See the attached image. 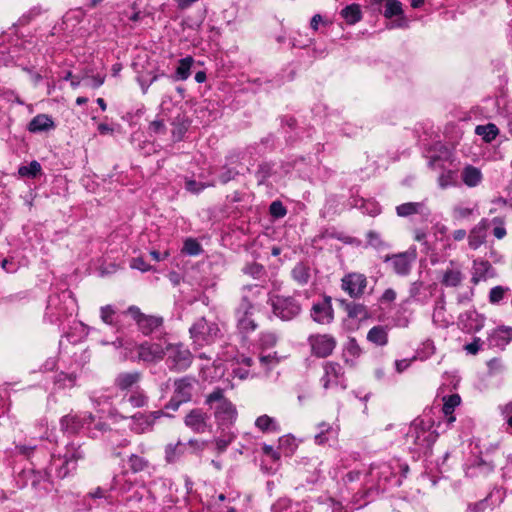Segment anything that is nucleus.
<instances>
[{
  "instance_id": "f257e3e1",
  "label": "nucleus",
  "mask_w": 512,
  "mask_h": 512,
  "mask_svg": "<svg viewBox=\"0 0 512 512\" xmlns=\"http://www.w3.org/2000/svg\"><path fill=\"white\" fill-rule=\"evenodd\" d=\"M261 291L262 289L258 285H249L243 288L241 302L236 309L237 327L241 333L248 334L257 328L252 316L255 299Z\"/></svg>"
},
{
  "instance_id": "f03ea898",
  "label": "nucleus",
  "mask_w": 512,
  "mask_h": 512,
  "mask_svg": "<svg viewBox=\"0 0 512 512\" xmlns=\"http://www.w3.org/2000/svg\"><path fill=\"white\" fill-rule=\"evenodd\" d=\"M431 428L430 421L415 419L406 434V444L409 445V448L417 453L430 449L438 436Z\"/></svg>"
},
{
  "instance_id": "7ed1b4c3",
  "label": "nucleus",
  "mask_w": 512,
  "mask_h": 512,
  "mask_svg": "<svg viewBox=\"0 0 512 512\" xmlns=\"http://www.w3.org/2000/svg\"><path fill=\"white\" fill-rule=\"evenodd\" d=\"M205 404L214 411V417L220 427H229L237 418L235 405L224 396L221 388L214 389L206 396Z\"/></svg>"
},
{
  "instance_id": "20e7f679",
  "label": "nucleus",
  "mask_w": 512,
  "mask_h": 512,
  "mask_svg": "<svg viewBox=\"0 0 512 512\" xmlns=\"http://www.w3.org/2000/svg\"><path fill=\"white\" fill-rule=\"evenodd\" d=\"M189 333L194 346L200 348L213 344L221 337L219 325L205 317L198 318L189 328Z\"/></svg>"
},
{
  "instance_id": "39448f33",
  "label": "nucleus",
  "mask_w": 512,
  "mask_h": 512,
  "mask_svg": "<svg viewBox=\"0 0 512 512\" xmlns=\"http://www.w3.org/2000/svg\"><path fill=\"white\" fill-rule=\"evenodd\" d=\"M166 365L169 370L181 372L188 369L192 364V353L181 343L165 345Z\"/></svg>"
},
{
  "instance_id": "423d86ee",
  "label": "nucleus",
  "mask_w": 512,
  "mask_h": 512,
  "mask_svg": "<svg viewBox=\"0 0 512 512\" xmlns=\"http://www.w3.org/2000/svg\"><path fill=\"white\" fill-rule=\"evenodd\" d=\"M197 380L191 376H184L174 381V394L165 408L173 411L178 410L182 403L189 402Z\"/></svg>"
},
{
  "instance_id": "0eeeda50",
  "label": "nucleus",
  "mask_w": 512,
  "mask_h": 512,
  "mask_svg": "<svg viewBox=\"0 0 512 512\" xmlns=\"http://www.w3.org/2000/svg\"><path fill=\"white\" fill-rule=\"evenodd\" d=\"M136 357H129L128 348L124 347L123 360L142 361L148 364L157 363L165 357V346L156 342H144L137 347Z\"/></svg>"
},
{
  "instance_id": "6e6552de",
  "label": "nucleus",
  "mask_w": 512,
  "mask_h": 512,
  "mask_svg": "<svg viewBox=\"0 0 512 512\" xmlns=\"http://www.w3.org/2000/svg\"><path fill=\"white\" fill-rule=\"evenodd\" d=\"M341 289L352 299H361L367 290L368 279L360 272H349L341 278Z\"/></svg>"
},
{
  "instance_id": "1a4fd4ad",
  "label": "nucleus",
  "mask_w": 512,
  "mask_h": 512,
  "mask_svg": "<svg viewBox=\"0 0 512 512\" xmlns=\"http://www.w3.org/2000/svg\"><path fill=\"white\" fill-rule=\"evenodd\" d=\"M323 371L324 374L320 382L325 390L338 387L342 390L346 389L347 384L342 365L337 362L327 361L323 364Z\"/></svg>"
},
{
  "instance_id": "9d476101",
  "label": "nucleus",
  "mask_w": 512,
  "mask_h": 512,
  "mask_svg": "<svg viewBox=\"0 0 512 512\" xmlns=\"http://www.w3.org/2000/svg\"><path fill=\"white\" fill-rule=\"evenodd\" d=\"M270 301L273 313L282 320H291L301 312V305L291 296L276 295Z\"/></svg>"
},
{
  "instance_id": "9b49d317",
  "label": "nucleus",
  "mask_w": 512,
  "mask_h": 512,
  "mask_svg": "<svg viewBox=\"0 0 512 512\" xmlns=\"http://www.w3.org/2000/svg\"><path fill=\"white\" fill-rule=\"evenodd\" d=\"M123 314L130 315L144 335H150L163 324L160 316L146 315L137 306H130Z\"/></svg>"
},
{
  "instance_id": "f8f14e48",
  "label": "nucleus",
  "mask_w": 512,
  "mask_h": 512,
  "mask_svg": "<svg viewBox=\"0 0 512 512\" xmlns=\"http://www.w3.org/2000/svg\"><path fill=\"white\" fill-rule=\"evenodd\" d=\"M308 344L314 356L325 358L333 353L337 341L334 336L330 334H313L308 337Z\"/></svg>"
},
{
  "instance_id": "ddd939ff",
  "label": "nucleus",
  "mask_w": 512,
  "mask_h": 512,
  "mask_svg": "<svg viewBox=\"0 0 512 512\" xmlns=\"http://www.w3.org/2000/svg\"><path fill=\"white\" fill-rule=\"evenodd\" d=\"M416 250H408L406 252L387 256L385 262H390L393 271L400 276H406L410 273L412 263L416 259Z\"/></svg>"
},
{
  "instance_id": "4468645a",
  "label": "nucleus",
  "mask_w": 512,
  "mask_h": 512,
  "mask_svg": "<svg viewBox=\"0 0 512 512\" xmlns=\"http://www.w3.org/2000/svg\"><path fill=\"white\" fill-rule=\"evenodd\" d=\"M495 470V464L483 457H475L465 467V475L468 478H485Z\"/></svg>"
},
{
  "instance_id": "2eb2a0df",
  "label": "nucleus",
  "mask_w": 512,
  "mask_h": 512,
  "mask_svg": "<svg viewBox=\"0 0 512 512\" xmlns=\"http://www.w3.org/2000/svg\"><path fill=\"white\" fill-rule=\"evenodd\" d=\"M94 417L92 413L68 414L60 419V427L63 432L74 434L80 431L85 424L91 423Z\"/></svg>"
},
{
  "instance_id": "dca6fc26",
  "label": "nucleus",
  "mask_w": 512,
  "mask_h": 512,
  "mask_svg": "<svg viewBox=\"0 0 512 512\" xmlns=\"http://www.w3.org/2000/svg\"><path fill=\"white\" fill-rule=\"evenodd\" d=\"M396 214L399 217L406 218L412 215H420L424 221H427L431 216V210L426 202H406L396 206Z\"/></svg>"
},
{
  "instance_id": "f3484780",
  "label": "nucleus",
  "mask_w": 512,
  "mask_h": 512,
  "mask_svg": "<svg viewBox=\"0 0 512 512\" xmlns=\"http://www.w3.org/2000/svg\"><path fill=\"white\" fill-rule=\"evenodd\" d=\"M209 416L202 409H192L184 418L185 425L195 433H204L208 427Z\"/></svg>"
},
{
  "instance_id": "a211bd4d",
  "label": "nucleus",
  "mask_w": 512,
  "mask_h": 512,
  "mask_svg": "<svg viewBox=\"0 0 512 512\" xmlns=\"http://www.w3.org/2000/svg\"><path fill=\"white\" fill-rule=\"evenodd\" d=\"M489 226V219L482 218L475 226L472 227L467 236L468 245L471 249L476 250L486 242Z\"/></svg>"
},
{
  "instance_id": "6ab92c4d",
  "label": "nucleus",
  "mask_w": 512,
  "mask_h": 512,
  "mask_svg": "<svg viewBox=\"0 0 512 512\" xmlns=\"http://www.w3.org/2000/svg\"><path fill=\"white\" fill-rule=\"evenodd\" d=\"M496 276V271L491 263L484 259H475L472 265L471 282L478 284Z\"/></svg>"
},
{
  "instance_id": "aec40b11",
  "label": "nucleus",
  "mask_w": 512,
  "mask_h": 512,
  "mask_svg": "<svg viewBox=\"0 0 512 512\" xmlns=\"http://www.w3.org/2000/svg\"><path fill=\"white\" fill-rule=\"evenodd\" d=\"M512 341V327L501 326L494 329L488 336L490 347L504 350Z\"/></svg>"
},
{
  "instance_id": "412c9836",
  "label": "nucleus",
  "mask_w": 512,
  "mask_h": 512,
  "mask_svg": "<svg viewBox=\"0 0 512 512\" xmlns=\"http://www.w3.org/2000/svg\"><path fill=\"white\" fill-rule=\"evenodd\" d=\"M312 319L320 324H329L333 320V309L330 299L316 303L311 309Z\"/></svg>"
},
{
  "instance_id": "4be33fe9",
  "label": "nucleus",
  "mask_w": 512,
  "mask_h": 512,
  "mask_svg": "<svg viewBox=\"0 0 512 512\" xmlns=\"http://www.w3.org/2000/svg\"><path fill=\"white\" fill-rule=\"evenodd\" d=\"M463 273L455 262L450 261L449 265L441 272V284L446 287H457L463 281Z\"/></svg>"
},
{
  "instance_id": "5701e85b",
  "label": "nucleus",
  "mask_w": 512,
  "mask_h": 512,
  "mask_svg": "<svg viewBox=\"0 0 512 512\" xmlns=\"http://www.w3.org/2000/svg\"><path fill=\"white\" fill-rule=\"evenodd\" d=\"M461 180L467 187L474 188L482 183L483 173L480 168L467 164L461 170Z\"/></svg>"
},
{
  "instance_id": "b1692460",
  "label": "nucleus",
  "mask_w": 512,
  "mask_h": 512,
  "mask_svg": "<svg viewBox=\"0 0 512 512\" xmlns=\"http://www.w3.org/2000/svg\"><path fill=\"white\" fill-rule=\"evenodd\" d=\"M87 335L88 330L86 326L80 322H75L71 330L65 334V339L59 341V348L63 349L65 347V341L75 344L84 339Z\"/></svg>"
},
{
  "instance_id": "393cba45",
  "label": "nucleus",
  "mask_w": 512,
  "mask_h": 512,
  "mask_svg": "<svg viewBox=\"0 0 512 512\" xmlns=\"http://www.w3.org/2000/svg\"><path fill=\"white\" fill-rule=\"evenodd\" d=\"M142 374L139 371L122 372L115 378V385L120 390H128L141 380Z\"/></svg>"
},
{
  "instance_id": "a878e982",
  "label": "nucleus",
  "mask_w": 512,
  "mask_h": 512,
  "mask_svg": "<svg viewBox=\"0 0 512 512\" xmlns=\"http://www.w3.org/2000/svg\"><path fill=\"white\" fill-rule=\"evenodd\" d=\"M54 127V122L51 117L46 114H38L35 116L28 125V130L32 133L48 131Z\"/></svg>"
},
{
  "instance_id": "bb28decb",
  "label": "nucleus",
  "mask_w": 512,
  "mask_h": 512,
  "mask_svg": "<svg viewBox=\"0 0 512 512\" xmlns=\"http://www.w3.org/2000/svg\"><path fill=\"white\" fill-rule=\"evenodd\" d=\"M461 403V398L458 394H452L449 396L443 397V407L442 412L447 417V424L451 425L455 420V416L453 412L456 407H458Z\"/></svg>"
},
{
  "instance_id": "cd10ccee",
  "label": "nucleus",
  "mask_w": 512,
  "mask_h": 512,
  "mask_svg": "<svg viewBox=\"0 0 512 512\" xmlns=\"http://www.w3.org/2000/svg\"><path fill=\"white\" fill-rule=\"evenodd\" d=\"M367 340L377 346H385L388 343V328L386 326H373L367 333Z\"/></svg>"
},
{
  "instance_id": "c85d7f7f",
  "label": "nucleus",
  "mask_w": 512,
  "mask_h": 512,
  "mask_svg": "<svg viewBox=\"0 0 512 512\" xmlns=\"http://www.w3.org/2000/svg\"><path fill=\"white\" fill-rule=\"evenodd\" d=\"M194 60L188 56L179 60V65L176 68L174 75L171 76L173 81H185L190 77V70Z\"/></svg>"
},
{
  "instance_id": "c756f323",
  "label": "nucleus",
  "mask_w": 512,
  "mask_h": 512,
  "mask_svg": "<svg viewBox=\"0 0 512 512\" xmlns=\"http://www.w3.org/2000/svg\"><path fill=\"white\" fill-rule=\"evenodd\" d=\"M475 134L480 136L484 142L490 143L499 135V129L494 123L478 125L475 128Z\"/></svg>"
},
{
  "instance_id": "7c9ffc66",
  "label": "nucleus",
  "mask_w": 512,
  "mask_h": 512,
  "mask_svg": "<svg viewBox=\"0 0 512 512\" xmlns=\"http://www.w3.org/2000/svg\"><path fill=\"white\" fill-rule=\"evenodd\" d=\"M341 16L345 19V21L348 24H356L362 18L361 8L358 4L348 5L342 9Z\"/></svg>"
},
{
  "instance_id": "2f4dec72",
  "label": "nucleus",
  "mask_w": 512,
  "mask_h": 512,
  "mask_svg": "<svg viewBox=\"0 0 512 512\" xmlns=\"http://www.w3.org/2000/svg\"><path fill=\"white\" fill-rule=\"evenodd\" d=\"M31 484L35 489L43 490L45 492L49 491L52 487L50 475L46 471L34 473Z\"/></svg>"
},
{
  "instance_id": "473e14b6",
  "label": "nucleus",
  "mask_w": 512,
  "mask_h": 512,
  "mask_svg": "<svg viewBox=\"0 0 512 512\" xmlns=\"http://www.w3.org/2000/svg\"><path fill=\"white\" fill-rule=\"evenodd\" d=\"M280 362V358L277 356V353L267 355H259L258 363L260 366V373L263 371L265 373L270 372L274 367H276Z\"/></svg>"
},
{
  "instance_id": "72a5a7b5",
  "label": "nucleus",
  "mask_w": 512,
  "mask_h": 512,
  "mask_svg": "<svg viewBox=\"0 0 512 512\" xmlns=\"http://www.w3.org/2000/svg\"><path fill=\"white\" fill-rule=\"evenodd\" d=\"M490 226L493 227L492 234L497 240H502L507 235L506 218L497 216L489 220Z\"/></svg>"
},
{
  "instance_id": "f704fd0d",
  "label": "nucleus",
  "mask_w": 512,
  "mask_h": 512,
  "mask_svg": "<svg viewBox=\"0 0 512 512\" xmlns=\"http://www.w3.org/2000/svg\"><path fill=\"white\" fill-rule=\"evenodd\" d=\"M127 464L132 473H139L148 468L149 461L143 456L131 454L127 459Z\"/></svg>"
},
{
  "instance_id": "c9c22d12",
  "label": "nucleus",
  "mask_w": 512,
  "mask_h": 512,
  "mask_svg": "<svg viewBox=\"0 0 512 512\" xmlns=\"http://www.w3.org/2000/svg\"><path fill=\"white\" fill-rule=\"evenodd\" d=\"M100 317L105 324L116 327L118 324L120 314L113 306L107 305L101 308Z\"/></svg>"
},
{
  "instance_id": "e433bc0d",
  "label": "nucleus",
  "mask_w": 512,
  "mask_h": 512,
  "mask_svg": "<svg viewBox=\"0 0 512 512\" xmlns=\"http://www.w3.org/2000/svg\"><path fill=\"white\" fill-rule=\"evenodd\" d=\"M309 267L298 263L292 270V277L299 285H306L310 279Z\"/></svg>"
},
{
  "instance_id": "4c0bfd02",
  "label": "nucleus",
  "mask_w": 512,
  "mask_h": 512,
  "mask_svg": "<svg viewBox=\"0 0 512 512\" xmlns=\"http://www.w3.org/2000/svg\"><path fill=\"white\" fill-rule=\"evenodd\" d=\"M185 444L177 442L176 444H168L165 448V459L168 463H173L179 459L184 453Z\"/></svg>"
},
{
  "instance_id": "58836bf2",
  "label": "nucleus",
  "mask_w": 512,
  "mask_h": 512,
  "mask_svg": "<svg viewBox=\"0 0 512 512\" xmlns=\"http://www.w3.org/2000/svg\"><path fill=\"white\" fill-rule=\"evenodd\" d=\"M255 426L262 432L277 431L278 424L274 418L268 415H261L255 421Z\"/></svg>"
},
{
  "instance_id": "ea45409f",
  "label": "nucleus",
  "mask_w": 512,
  "mask_h": 512,
  "mask_svg": "<svg viewBox=\"0 0 512 512\" xmlns=\"http://www.w3.org/2000/svg\"><path fill=\"white\" fill-rule=\"evenodd\" d=\"M41 172V165L37 161H31L28 165L20 166L18 174L21 177L35 178Z\"/></svg>"
},
{
  "instance_id": "a19ab883",
  "label": "nucleus",
  "mask_w": 512,
  "mask_h": 512,
  "mask_svg": "<svg viewBox=\"0 0 512 512\" xmlns=\"http://www.w3.org/2000/svg\"><path fill=\"white\" fill-rule=\"evenodd\" d=\"M477 205L465 206L463 204H457L452 208V216L457 220L467 219L473 215Z\"/></svg>"
},
{
  "instance_id": "79ce46f5",
  "label": "nucleus",
  "mask_w": 512,
  "mask_h": 512,
  "mask_svg": "<svg viewBox=\"0 0 512 512\" xmlns=\"http://www.w3.org/2000/svg\"><path fill=\"white\" fill-rule=\"evenodd\" d=\"M308 465L311 470H307L310 473V475L307 477V482L316 483L322 476V462L319 461L318 458H314L310 460Z\"/></svg>"
},
{
  "instance_id": "37998d69",
  "label": "nucleus",
  "mask_w": 512,
  "mask_h": 512,
  "mask_svg": "<svg viewBox=\"0 0 512 512\" xmlns=\"http://www.w3.org/2000/svg\"><path fill=\"white\" fill-rule=\"evenodd\" d=\"M444 311H445V301L444 298L441 297L439 300L436 301L434 312H433V320L436 323H441L442 325H446L450 323V320H446L444 318Z\"/></svg>"
},
{
  "instance_id": "c03bdc74",
  "label": "nucleus",
  "mask_w": 512,
  "mask_h": 512,
  "mask_svg": "<svg viewBox=\"0 0 512 512\" xmlns=\"http://www.w3.org/2000/svg\"><path fill=\"white\" fill-rule=\"evenodd\" d=\"M474 317H477V314L475 312H466L460 315L459 323L462 325L463 329L467 331H477L481 328V324L469 323V321H472Z\"/></svg>"
},
{
  "instance_id": "a18cd8bd",
  "label": "nucleus",
  "mask_w": 512,
  "mask_h": 512,
  "mask_svg": "<svg viewBox=\"0 0 512 512\" xmlns=\"http://www.w3.org/2000/svg\"><path fill=\"white\" fill-rule=\"evenodd\" d=\"M345 310L350 318H359L367 314V309L365 305L360 303H347Z\"/></svg>"
},
{
  "instance_id": "49530a36",
  "label": "nucleus",
  "mask_w": 512,
  "mask_h": 512,
  "mask_svg": "<svg viewBox=\"0 0 512 512\" xmlns=\"http://www.w3.org/2000/svg\"><path fill=\"white\" fill-rule=\"evenodd\" d=\"M319 432L315 435V442L319 445L328 441V434L333 433V428L329 423L321 422L318 424Z\"/></svg>"
},
{
  "instance_id": "de8ad7c7",
  "label": "nucleus",
  "mask_w": 512,
  "mask_h": 512,
  "mask_svg": "<svg viewBox=\"0 0 512 512\" xmlns=\"http://www.w3.org/2000/svg\"><path fill=\"white\" fill-rule=\"evenodd\" d=\"M403 13L402 5L398 0H387L385 3L384 16L386 18H392Z\"/></svg>"
},
{
  "instance_id": "09e8293b",
  "label": "nucleus",
  "mask_w": 512,
  "mask_h": 512,
  "mask_svg": "<svg viewBox=\"0 0 512 512\" xmlns=\"http://www.w3.org/2000/svg\"><path fill=\"white\" fill-rule=\"evenodd\" d=\"M147 401H148L147 395L142 390H139V389H136L135 391H133V393L128 398V402L133 407H137V408L145 406L147 404Z\"/></svg>"
},
{
  "instance_id": "8fccbe9b",
  "label": "nucleus",
  "mask_w": 512,
  "mask_h": 512,
  "mask_svg": "<svg viewBox=\"0 0 512 512\" xmlns=\"http://www.w3.org/2000/svg\"><path fill=\"white\" fill-rule=\"evenodd\" d=\"M438 186L446 189L455 184V174L452 170H444L437 179Z\"/></svg>"
},
{
  "instance_id": "3c124183",
  "label": "nucleus",
  "mask_w": 512,
  "mask_h": 512,
  "mask_svg": "<svg viewBox=\"0 0 512 512\" xmlns=\"http://www.w3.org/2000/svg\"><path fill=\"white\" fill-rule=\"evenodd\" d=\"M210 186H214V184L213 183L205 184V183L197 182L196 180L189 179V178L185 179V189L192 194H199L205 188L210 187Z\"/></svg>"
},
{
  "instance_id": "603ef678",
  "label": "nucleus",
  "mask_w": 512,
  "mask_h": 512,
  "mask_svg": "<svg viewBox=\"0 0 512 512\" xmlns=\"http://www.w3.org/2000/svg\"><path fill=\"white\" fill-rule=\"evenodd\" d=\"M183 251L188 255L197 256L201 254L202 247L196 239L188 238L184 242Z\"/></svg>"
},
{
  "instance_id": "864d4df0",
  "label": "nucleus",
  "mask_w": 512,
  "mask_h": 512,
  "mask_svg": "<svg viewBox=\"0 0 512 512\" xmlns=\"http://www.w3.org/2000/svg\"><path fill=\"white\" fill-rule=\"evenodd\" d=\"M363 213L368 214L370 216H377L381 213L380 205L372 200H362V204L360 206Z\"/></svg>"
},
{
  "instance_id": "5fc2aeb1",
  "label": "nucleus",
  "mask_w": 512,
  "mask_h": 512,
  "mask_svg": "<svg viewBox=\"0 0 512 512\" xmlns=\"http://www.w3.org/2000/svg\"><path fill=\"white\" fill-rule=\"evenodd\" d=\"M492 496L493 493L491 492L486 498L478 502L468 504L466 512H484L489 507V501Z\"/></svg>"
},
{
  "instance_id": "6e6d98bb",
  "label": "nucleus",
  "mask_w": 512,
  "mask_h": 512,
  "mask_svg": "<svg viewBox=\"0 0 512 512\" xmlns=\"http://www.w3.org/2000/svg\"><path fill=\"white\" fill-rule=\"evenodd\" d=\"M232 374L234 377H237L241 380L247 379L248 377H254L260 374V371H257L256 369H248L244 366H237L234 367L232 370Z\"/></svg>"
},
{
  "instance_id": "4d7b16f0",
  "label": "nucleus",
  "mask_w": 512,
  "mask_h": 512,
  "mask_svg": "<svg viewBox=\"0 0 512 512\" xmlns=\"http://www.w3.org/2000/svg\"><path fill=\"white\" fill-rule=\"evenodd\" d=\"M345 353L357 358L361 355L362 349L355 338H349L345 344Z\"/></svg>"
},
{
  "instance_id": "13d9d810",
  "label": "nucleus",
  "mask_w": 512,
  "mask_h": 512,
  "mask_svg": "<svg viewBox=\"0 0 512 512\" xmlns=\"http://www.w3.org/2000/svg\"><path fill=\"white\" fill-rule=\"evenodd\" d=\"M235 435L231 432L225 433L220 437L215 439L216 447L219 452H223L226 450L228 445L234 440Z\"/></svg>"
},
{
  "instance_id": "bf43d9fd",
  "label": "nucleus",
  "mask_w": 512,
  "mask_h": 512,
  "mask_svg": "<svg viewBox=\"0 0 512 512\" xmlns=\"http://www.w3.org/2000/svg\"><path fill=\"white\" fill-rule=\"evenodd\" d=\"M277 343V336L273 332H264L260 336V345L262 348H271Z\"/></svg>"
},
{
  "instance_id": "052dcab7",
  "label": "nucleus",
  "mask_w": 512,
  "mask_h": 512,
  "mask_svg": "<svg viewBox=\"0 0 512 512\" xmlns=\"http://www.w3.org/2000/svg\"><path fill=\"white\" fill-rule=\"evenodd\" d=\"M243 272L253 278H260L264 272V267L258 263H251L243 268Z\"/></svg>"
},
{
  "instance_id": "680f3d73",
  "label": "nucleus",
  "mask_w": 512,
  "mask_h": 512,
  "mask_svg": "<svg viewBox=\"0 0 512 512\" xmlns=\"http://www.w3.org/2000/svg\"><path fill=\"white\" fill-rule=\"evenodd\" d=\"M57 462H61V464H62L60 467H56L57 477H59V478L66 477L69 473L68 465H70L71 462L68 459L62 460L60 457H58V458H53L52 465L56 466Z\"/></svg>"
},
{
  "instance_id": "e2e57ef3",
  "label": "nucleus",
  "mask_w": 512,
  "mask_h": 512,
  "mask_svg": "<svg viewBox=\"0 0 512 512\" xmlns=\"http://www.w3.org/2000/svg\"><path fill=\"white\" fill-rule=\"evenodd\" d=\"M366 238L367 243L374 248H382L385 245L384 241L381 239L380 234L376 231H368Z\"/></svg>"
},
{
  "instance_id": "0e129e2a",
  "label": "nucleus",
  "mask_w": 512,
  "mask_h": 512,
  "mask_svg": "<svg viewBox=\"0 0 512 512\" xmlns=\"http://www.w3.org/2000/svg\"><path fill=\"white\" fill-rule=\"evenodd\" d=\"M145 416L146 415L140 414V415H135L133 417V423L131 426L132 431H134L137 434H142L151 429V427H146L145 423L141 420V418H143Z\"/></svg>"
},
{
  "instance_id": "69168bd1",
  "label": "nucleus",
  "mask_w": 512,
  "mask_h": 512,
  "mask_svg": "<svg viewBox=\"0 0 512 512\" xmlns=\"http://www.w3.org/2000/svg\"><path fill=\"white\" fill-rule=\"evenodd\" d=\"M235 363L238 366H244L246 368L256 369V361L253 357L245 354H240L235 357Z\"/></svg>"
},
{
  "instance_id": "338daca9",
  "label": "nucleus",
  "mask_w": 512,
  "mask_h": 512,
  "mask_svg": "<svg viewBox=\"0 0 512 512\" xmlns=\"http://www.w3.org/2000/svg\"><path fill=\"white\" fill-rule=\"evenodd\" d=\"M269 212L272 216L276 218H282L286 215L287 210L280 201H273L270 204Z\"/></svg>"
},
{
  "instance_id": "774afa93",
  "label": "nucleus",
  "mask_w": 512,
  "mask_h": 512,
  "mask_svg": "<svg viewBox=\"0 0 512 512\" xmlns=\"http://www.w3.org/2000/svg\"><path fill=\"white\" fill-rule=\"evenodd\" d=\"M506 290L502 286L493 287L489 293V301L493 304L499 303L503 299Z\"/></svg>"
}]
</instances>
